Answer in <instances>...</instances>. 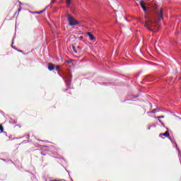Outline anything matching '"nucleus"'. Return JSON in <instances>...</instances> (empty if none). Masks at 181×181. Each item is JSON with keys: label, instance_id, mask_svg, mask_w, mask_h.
I'll return each instance as SVG.
<instances>
[{"label": "nucleus", "instance_id": "obj_4", "mask_svg": "<svg viewBox=\"0 0 181 181\" xmlns=\"http://www.w3.org/2000/svg\"><path fill=\"white\" fill-rule=\"evenodd\" d=\"M158 21H162L163 18V10L160 9V11L158 12Z\"/></svg>", "mask_w": 181, "mask_h": 181}, {"label": "nucleus", "instance_id": "obj_15", "mask_svg": "<svg viewBox=\"0 0 181 181\" xmlns=\"http://www.w3.org/2000/svg\"><path fill=\"white\" fill-rule=\"evenodd\" d=\"M51 3L54 4V0H52Z\"/></svg>", "mask_w": 181, "mask_h": 181}, {"label": "nucleus", "instance_id": "obj_11", "mask_svg": "<svg viewBox=\"0 0 181 181\" xmlns=\"http://www.w3.org/2000/svg\"><path fill=\"white\" fill-rule=\"evenodd\" d=\"M59 69H60V67L59 66H55V70H57V71H59Z\"/></svg>", "mask_w": 181, "mask_h": 181}, {"label": "nucleus", "instance_id": "obj_2", "mask_svg": "<svg viewBox=\"0 0 181 181\" xmlns=\"http://www.w3.org/2000/svg\"><path fill=\"white\" fill-rule=\"evenodd\" d=\"M67 19L69 22V26H76V25H78V22L76 21V19H74V18L71 16V15L68 14Z\"/></svg>", "mask_w": 181, "mask_h": 181}, {"label": "nucleus", "instance_id": "obj_9", "mask_svg": "<svg viewBox=\"0 0 181 181\" xmlns=\"http://www.w3.org/2000/svg\"><path fill=\"white\" fill-rule=\"evenodd\" d=\"M157 118H158L159 122L162 123V121H160V118H165V116H158V117H157Z\"/></svg>", "mask_w": 181, "mask_h": 181}, {"label": "nucleus", "instance_id": "obj_14", "mask_svg": "<svg viewBox=\"0 0 181 181\" xmlns=\"http://www.w3.org/2000/svg\"><path fill=\"white\" fill-rule=\"evenodd\" d=\"M73 50H74V52H75V53H77V51H76V47H73Z\"/></svg>", "mask_w": 181, "mask_h": 181}, {"label": "nucleus", "instance_id": "obj_7", "mask_svg": "<svg viewBox=\"0 0 181 181\" xmlns=\"http://www.w3.org/2000/svg\"><path fill=\"white\" fill-rule=\"evenodd\" d=\"M160 138H163V139H164L165 137H163V136H169V132H165L163 134H160Z\"/></svg>", "mask_w": 181, "mask_h": 181}, {"label": "nucleus", "instance_id": "obj_12", "mask_svg": "<svg viewBox=\"0 0 181 181\" xmlns=\"http://www.w3.org/2000/svg\"><path fill=\"white\" fill-rule=\"evenodd\" d=\"M71 1V0H66V4L67 5H69L70 2Z\"/></svg>", "mask_w": 181, "mask_h": 181}, {"label": "nucleus", "instance_id": "obj_13", "mask_svg": "<svg viewBox=\"0 0 181 181\" xmlns=\"http://www.w3.org/2000/svg\"><path fill=\"white\" fill-rule=\"evenodd\" d=\"M46 9H47V6L44 10H42V11H40V13H42V12H45V11H46Z\"/></svg>", "mask_w": 181, "mask_h": 181}, {"label": "nucleus", "instance_id": "obj_17", "mask_svg": "<svg viewBox=\"0 0 181 181\" xmlns=\"http://www.w3.org/2000/svg\"><path fill=\"white\" fill-rule=\"evenodd\" d=\"M148 129H151V127H148Z\"/></svg>", "mask_w": 181, "mask_h": 181}, {"label": "nucleus", "instance_id": "obj_10", "mask_svg": "<svg viewBox=\"0 0 181 181\" xmlns=\"http://www.w3.org/2000/svg\"><path fill=\"white\" fill-rule=\"evenodd\" d=\"M0 131L1 132H4V127L2 126V124H0Z\"/></svg>", "mask_w": 181, "mask_h": 181}, {"label": "nucleus", "instance_id": "obj_1", "mask_svg": "<svg viewBox=\"0 0 181 181\" xmlns=\"http://www.w3.org/2000/svg\"><path fill=\"white\" fill-rule=\"evenodd\" d=\"M145 26L146 28H147V29H148L150 32H155V29L153 28H155L156 24L153 23V21H152V20H148V21H146L145 23Z\"/></svg>", "mask_w": 181, "mask_h": 181}, {"label": "nucleus", "instance_id": "obj_5", "mask_svg": "<svg viewBox=\"0 0 181 181\" xmlns=\"http://www.w3.org/2000/svg\"><path fill=\"white\" fill-rule=\"evenodd\" d=\"M140 6H141L143 11L144 12H146V7L145 6V4H144V1H140Z\"/></svg>", "mask_w": 181, "mask_h": 181}, {"label": "nucleus", "instance_id": "obj_6", "mask_svg": "<svg viewBox=\"0 0 181 181\" xmlns=\"http://www.w3.org/2000/svg\"><path fill=\"white\" fill-rule=\"evenodd\" d=\"M48 70H49V71H52L54 70V64H49Z\"/></svg>", "mask_w": 181, "mask_h": 181}, {"label": "nucleus", "instance_id": "obj_8", "mask_svg": "<svg viewBox=\"0 0 181 181\" xmlns=\"http://www.w3.org/2000/svg\"><path fill=\"white\" fill-rule=\"evenodd\" d=\"M87 35H88L90 40H94L95 37L93 36V35H91V33L88 32V33H87Z\"/></svg>", "mask_w": 181, "mask_h": 181}, {"label": "nucleus", "instance_id": "obj_3", "mask_svg": "<svg viewBox=\"0 0 181 181\" xmlns=\"http://www.w3.org/2000/svg\"><path fill=\"white\" fill-rule=\"evenodd\" d=\"M65 83L66 84V87L70 88V84H71V75H70V74L65 76Z\"/></svg>", "mask_w": 181, "mask_h": 181}, {"label": "nucleus", "instance_id": "obj_19", "mask_svg": "<svg viewBox=\"0 0 181 181\" xmlns=\"http://www.w3.org/2000/svg\"><path fill=\"white\" fill-rule=\"evenodd\" d=\"M21 8H20L18 9V11H21Z\"/></svg>", "mask_w": 181, "mask_h": 181}, {"label": "nucleus", "instance_id": "obj_18", "mask_svg": "<svg viewBox=\"0 0 181 181\" xmlns=\"http://www.w3.org/2000/svg\"><path fill=\"white\" fill-rule=\"evenodd\" d=\"M176 148H177V144H175Z\"/></svg>", "mask_w": 181, "mask_h": 181}, {"label": "nucleus", "instance_id": "obj_16", "mask_svg": "<svg viewBox=\"0 0 181 181\" xmlns=\"http://www.w3.org/2000/svg\"><path fill=\"white\" fill-rule=\"evenodd\" d=\"M153 112L155 114V112H156V110H153Z\"/></svg>", "mask_w": 181, "mask_h": 181}]
</instances>
